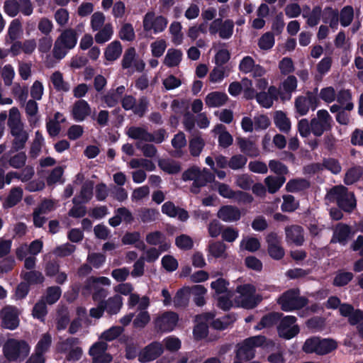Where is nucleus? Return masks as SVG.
Returning a JSON list of instances; mask_svg holds the SVG:
<instances>
[{"label": "nucleus", "instance_id": "nucleus-16", "mask_svg": "<svg viewBox=\"0 0 363 363\" xmlns=\"http://www.w3.org/2000/svg\"><path fill=\"white\" fill-rule=\"evenodd\" d=\"M107 347V344L104 341H98L91 345L89 354L94 363H110L111 362V355L106 352Z\"/></svg>", "mask_w": 363, "mask_h": 363}, {"label": "nucleus", "instance_id": "nucleus-62", "mask_svg": "<svg viewBox=\"0 0 363 363\" xmlns=\"http://www.w3.org/2000/svg\"><path fill=\"white\" fill-rule=\"evenodd\" d=\"M308 182L303 179L290 180L286 185L288 191L295 192L301 191L308 186Z\"/></svg>", "mask_w": 363, "mask_h": 363}, {"label": "nucleus", "instance_id": "nucleus-26", "mask_svg": "<svg viewBox=\"0 0 363 363\" xmlns=\"http://www.w3.org/2000/svg\"><path fill=\"white\" fill-rule=\"evenodd\" d=\"M145 240L150 245H160L159 248L162 252L167 251L170 247V243L166 241L165 236L160 231L148 233Z\"/></svg>", "mask_w": 363, "mask_h": 363}, {"label": "nucleus", "instance_id": "nucleus-23", "mask_svg": "<svg viewBox=\"0 0 363 363\" xmlns=\"http://www.w3.org/2000/svg\"><path fill=\"white\" fill-rule=\"evenodd\" d=\"M217 217L225 223H233L240 220L241 212L236 206L225 205L218 210Z\"/></svg>", "mask_w": 363, "mask_h": 363}, {"label": "nucleus", "instance_id": "nucleus-46", "mask_svg": "<svg viewBox=\"0 0 363 363\" xmlns=\"http://www.w3.org/2000/svg\"><path fill=\"white\" fill-rule=\"evenodd\" d=\"M23 190L21 188H13L6 199L3 203L4 208H11L16 205L22 199Z\"/></svg>", "mask_w": 363, "mask_h": 363}, {"label": "nucleus", "instance_id": "nucleus-36", "mask_svg": "<svg viewBox=\"0 0 363 363\" xmlns=\"http://www.w3.org/2000/svg\"><path fill=\"white\" fill-rule=\"evenodd\" d=\"M338 11L331 7H326L322 11L323 21L328 23L333 29H336L338 25Z\"/></svg>", "mask_w": 363, "mask_h": 363}, {"label": "nucleus", "instance_id": "nucleus-1", "mask_svg": "<svg viewBox=\"0 0 363 363\" xmlns=\"http://www.w3.org/2000/svg\"><path fill=\"white\" fill-rule=\"evenodd\" d=\"M8 126L10 133L13 136L12 151H18L24 148L28 140L29 135L24 128V124L21 121L20 111L16 107L9 110Z\"/></svg>", "mask_w": 363, "mask_h": 363}, {"label": "nucleus", "instance_id": "nucleus-45", "mask_svg": "<svg viewBox=\"0 0 363 363\" xmlns=\"http://www.w3.org/2000/svg\"><path fill=\"white\" fill-rule=\"evenodd\" d=\"M52 336L50 333H46L41 335L35 347V353L43 355L50 348L52 344Z\"/></svg>", "mask_w": 363, "mask_h": 363}, {"label": "nucleus", "instance_id": "nucleus-64", "mask_svg": "<svg viewBox=\"0 0 363 363\" xmlns=\"http://www.w3.org/2000/svg\"><path fill=\"white\" fill-rule=\"evenodd\" d=\"M150 321V315L147 311L139 312L133 320V325L136 328H145Z\"/></svg>", "mask_w": 363, "mask_h": 363}, {"label": "nucleus", "instance_id": "nucleus-2", "mask_svg": "<svg viewBox=\"0 0 363 363\" xmlns=\"http://www.w3.org/2000/svg\"><path fill=\"white\" fill-rule=\"evenodd\" d=\"M325 199L329 202H335L346 212H352L357 206L354 194L342 185L332 188L326 194Z\"/></svg>", "mask_w": 363, "mask_h": 363}, {"label": "nucleus", "instance_id": "nucleus-20", "mask_svg": "<svg viewBox=\"0 0 363 363\" xmlns=\"http://www.w3.org/2000/svg\"><path fill=\"white\" fill-rule=\"evenodd\" d=\"M317 97L312 93H308L306 96H299L295 101V107L300 116L306 115L310 107L315 109L317 106Z\"/></svg>", "mask_w": 363, "mask_h": 363}, {"label": "nucleus", "instance_id": "nucleus-31", "mask_svg": "<svg viewBox=\"0 0 363 363\" xmlns=\"http://www.w3.org/2000/svg\"><path fill=\"white\" fill-rule=\"evenodd\" d=\"M50 82L55 89L60 92H68L70 89V85L65 81L62 74L59 71H55L50 76Z\"/></svg>", "mask_w": 363, "mask_h": 363}, {"label": "nucleus", "instance_id": "nucleus-34", "mask_svg": "<svg viewBox=\"0 0 363 363\" xmlns=\"http://www.w3.org/2000/svg\"><path fill=\"white\" fill-rule=\"evenodd\" d=\"M351 237V230L350 227L345 224H338L335 228L333 240L342 245H345Z\"/></svg>", "mask_w": 363, "mask_h": 363}, {"label": "nucleus", "instance_id": "nucleus-61", "mask_svg": "<svg viewBox=\"0 0 363 363\" xmlns=\"http://www.w3.org/2000/svg\"><path fill=\"white\" fill-rule=\"evenodd\" d=\"M123 331L120 326H113L101 333L99 339L106 341H112L116 339Z\"/></svg>", "mask_w": 363, "mask_h": 363}, {"label": "nucleus", "instance_id": "nucleus-42", "mask_svg": "<svg viewBox=\"0 0 363 363\" xmlns=\"http://www.w3.org/2000/svg\"><path fill=\"white\" fill-rule=\"evenodd\" d=\"M321 16L322 9L320 6H315L311 11H304L303 13V17L306 18L307 24L311 27L318 25Z\"/></svg>", "mask_w": 363, "mask_h": 363}, {"label": "nucleus", "instance_id": "nucleus-48", "mask_svg": "<svg viewBox=\"0 0 363 363\" xmlns=\"http://www.w3.org/2000/svg\"><path fill=\"white\" fill-rule=\"evenodd\" d=\"M113 34V28L111 23H107L94 36L95 41L104 44L110 40Z\"/></svg>", "mask_w": 363, "mask_h": 363}, {"label": "nucleus", "instance_id": "nucleus-38", "mask_svg": "<svg viewBox=\"0 0 363 363\" xmlns=\"http://www.w3.org/2000/svg\"><path fill=\"white\" fill-rule=\"evenodd\" d=\"M238 143L241 152L244 154L250 157H257L259 155V150L254 142L247 139L240 138Z\"/></svg>", "mask_w": 363, "mask_h": 363}, {"label": "nucleus", "instance_id": "nucleus-59", "mask_svg": "<svg viewBox=\"0 0 363 363\" xmlns=\"http://www.w3.org/2000/svg\"><path fill=\"white\" fill-rule=\"evenodd\" d=\"M260 247L259 240L253 237H245L240 242V248L250 252H255Z\"/></svg>", "mask_w": 363, "mask_h": 363}, {"label": "nucleus", "instance_id": "nucleus-7", "mask_svg": "<svg viewBox=\"0 0 363 363\" xmlns=\"http://www.w3.org/2000/svg\"><path fill=\"white\" fill-rule=\"evenodd\" d=\"M298 289H290L284 292L278 299L281 308L286 312L298 310L307 304V300L300 296Z\"/></svg>", "mask_w": 363, "mask_h": 363}, {"label": "nucleus", "instance_id": "nucleus-44", "mask_svg": "<svg viewBox=\"0 0 363 363\" xmlns=\"http://www.w3.org/2000/svg\"><path fill=\"white\" fill-rule=\"evenodd\" d=\"M169 29L172 37V42L176 45H181L184 40L182 24L178 21H174L170 24Z\"/></svg>", "mask_w": 363, "mask_h": 363}, {"label": "nucleus", "instance_id": "nucleus-28", "mask_svg": "<svg viewBox=\"0 0 363 363\" xmlns=\"http://www.w3.org/2000/svg\"><path fill=\"white\" fill-rule=\"evenodd\" d=\"M297 80L294 76L288 77L281 86L280 97L283 101L289 100L291 93L296 89Z\"/></svg>", "mask_w": 363, "mask_h": 363}, {"label": "nucleus", "instance_id": "nucleus-14", "mask_svg": "<svg viewBox=\"0 0 363 363\" xmlns=\"http://www.w3.org/2000/svg\"><path fill=\"white\" fill-rule=\"evenodd\" d=\"M20 311L15 306H6L0 313L2 326L9 330H14L19 325Z\"/></svg>", "mask_w": 363, "mask_h": 363}, {"label": "nucleus", "instance_id": "nucleus-24", "mask_svg": "<svg viewBox=\"0 0 363 363\" xmlns=\"http://www.w3.org/2000/svg\"><path fill=\"white\" fill-rule=\"evenodd\" d=\"M286 241L296 245H301L304 242L303 228L299 225H290L285 228Z\"/></svg>", "mask_w": 363, "mask_h": 363}, {"label": "nucleus", "instance_id": "nucleus-11", "mask_svg": "<svg viewBox=\"0 0 363 363\" xmlns=\"http://www.w3.org/2000/svg\"><path fill=\"white\" fill-rule=\"evenodd\" d=\"M167 20L162 16L156 15L154 12H147L143 21L144 30L152 31L155 34L164 30L167 26Z\"/></svg>", "mask_w": 363, "mask_h": 363}, {"label": "nucleus", "instance_id": "nucleus-56", "mask_svg": "<svg viewBox=\"0 0 363 363\" xmlns=\"http://www.w3.org/2000/svg\"><path fill=\"white\" fill-rule=\"evenodd\" d=\"M23 33L22 25L18 19L13 20L8 28V35L11 40L19 38Z\"/></svg>", "mask_w": 363, "mask_h": 363}, {"label": "nucleus", "instance_id": "nucleus-63", "mask_svg": "<svg viewBox=\"0 0 363 363\" xmlns=\"http://www.w3.org/2000/svg\"><path fill=\"white\" fill-rule=\"evenodd\" d=\"M247 162V159L242 155H235L233 156L228 162V167L233 170L242 169Z\"/></svg>", "mask_w": 363, "mask_h": 363}, {"label": "nucleus", "instance_id": "nucleus-47", "mask_svg": "<svg viewBox=\"0 0 363 363\" xmlns=\"http://www.w3.org/2000/svg\"><path fill=\"white\" fill-rule=\"evenodd\" d=\"M226 245L222 242H212L208 245L209 255L215 258H226Z\"/></svg>", "mask_w": 363, "mask_h": 363}, {"label": "nucleus", "instance_id": "nucleus-6", "mask_svg": "<svg viewBox=\"0 0 363 363\" xmlns=\"http://www.w3.org/2000/svg\"><path fill=\"white\" fill-rule=\"evenodd\" d=\"M337 346V342L333 339L313 337L305 341L302 349L306 353L323 355L335 350Z\"/></svg>", "mask_w": 363, "mask_h": 363}, {"label": "nucleus", "instance_id": "nucleus-51", "mask_svg": "<svg viewBox=\"0 0 363 363\" xmlns=\"http://www.w3.org/2000/svg\"><path fill=\"white\" fill-rule=\"evenodd\" d=\"M285 182V179L282 177H275L269 176L265 178L264 183L270 194L277 192Z\"/></svg>", "mask_w": 363, "mask_h": 363}, {"label": "nucleus", "instance_id": "nucleus-37", "mask_svg": "<svg viewBox=\"0 0 363 363\" xmlns=\"http://www.w3.org/2000/svg\"><path fill=\"white\" fill-rule=\"evenodd\" d=\"M94 183L91 181L86 182L81 189L80 194L78 196L74 198L73 202L76 203H86L92 197L93 195Z\"/></svg>", "mask_w": 363, "mask_h": 363}, {"label": "nucleus", "instance_id": "nucleus-22", "mask_svg": "<svg viewBox=\"0 0 363 363\" xmlns=\"http://www.w3.org/2000/svg\"><path fill=\"white\" fill-rule=\"evenodd\" d=\"M91 113V109L89 104L83 99L75 101L71 110L73 119L77 122L84 121Z\"/></svg>", "mask_w": 363, "mask_h": 363}, {"label": "nucleus", "instance_id": "nucleus-21", "mask_svg": "<svg viewBox=\"0 0 363 363\" xmlns=\"http://www.w3.org/2000/svg\"><path fill=\"white\" fill-rule=\"evenodd\" d=\"M268 252L275 259H280L284 255V250L281 246V238L277 233H271L267 237Z\"/></svg>", "mask_w": 363, "mask_h": 363}, {"label": "nucleus", "instance_id": "nucleus-29", "mask_svg": "<svg viewBox=\"0 0 363 363\" xmlns=\"http://www.w3.org/2000/svg\"><path fill=\"white\" fill-rule=\"evenodd\" d=\"M183 52L181 50L170 48L167 50L163 63L168 67H174L179 66L182 62Z\"/></svg>", "mask_w": 363, "mask_h": 363}, {"label": "nucleus", "instance_id": "nucleus-41", "mask_svg": "<svg viewBox=\"0 0 363 363\" xmlns=\"http://www.w3.org/2000/svg\"><path fill=\"white\" fill-rule=\"evenodd\" d=\"M122 53V46L119 41L115 40L111 43L106 48L104 55L108 61L117 60Z\"/></svg>", "mask_w": 363, "mask_h": 363}, {"label": "nucleus", "instance_id": "nucleus-10", "mask_svg": "<svg viewBox=\"0 0 363 363\" xmlns=\"http://www.w3.org/2000/svg\"><path fill=\"white\" fill-rule=\"evenodd\" d=\"M234 23L232 20L223 21L220 18L213 20L209 25V33L212 36H218L223 39H229L233 34Z\"/></svg>", "mask_w": 363, "mask_h": 363}, {"label": "nucleus", "instance_id": "nucleus-54", "mask_svg": "<svg viewBox=\"0 0 363 363\" xmlns=\"http://www.w3.org/2000/svg\"><path fill=\"white\" fill-rule=\"evenodd\" d=\"M85 289L92 293V298L95 301L105 298L107 296L106 290L101 288L99 284H96V285L90 284V278L86 281Z\"/></svg>", "mask_w": 363, "mask_h": 363}, {"label": "nucleus", "instance_id": "nucleus-55", "mask_svg": "<svg viewBox=\"0 0 363 363\" xmlns=\"http://www.w3.org/2000/svg\"><path fill=\"white\" fill-rule=\"evenodd\" d=\"M190 288L184 287L177 291L174 298V303L177 307H182L187 305L189 299Z\"/></svg>", "mask_w": 363, "mask_h": 363}, {"label": "nucleus", "instance_id": "nucleus-39", "mask_svg": "<svg viewBox=\"0 0 363 363\" xmlns=\"http://www.w3.org/2000/svg\"><path fill=\"white\" fill-rule=\"evenodd\" d=\"M141 235L138 232L127 233L122 238L125 245H135V247L140 250H145L146 245L141 240Z\"/></svg>", "mask_w": 363, "mask_h": 363}, {"label": "nucleus", "instance_id": "nucleus-32", "mask_svg": "<svg viewBox=\"0 0 363 363\" xmlns=\"http://www.w3.org/2000/svg\"><path fill=\"white\" fill-rule=\"evenodd\" d=\"M126 134L129 138L137 140L140 143L142 141L149 142L150 140V133L143 127H129L126 130Z\"/></svg>", "mask_w": 363, "mask_h": 363}, {"label": "nucleus", "instance_id": "nucleus-5", "mask_svg": "<svg viewBox=\"0 0 363 363\" xmlns=\"http://www.w3.org/2000/svg\"><path fill=\"white\" fill-rule=\"evenodd\" d=\"M30 350L29 345L24 340L9 339L3 345L4 357L12 362L23 360Z\"/></svg>", "mask_w": 363, "mask_h": 363}, {"label": "nucleus", "instance_id": "nucleus-27", "mask_svg": "<svg viewBox=\"0 0 363 363\" xmlns=\"http://www.w3.org/2000/svg\"><path fill=\"white\" fill-rule=\"evenodd\" d=\"M101 302L105 311L111 315L119 313L123 304V298L119 294L114 295Z\"/></svg>", "mask_w": 363, "mask_h": 363}, {"label": "nucleus", "instance_id": "nucleus-9", "mask_svg": "<svg viewBox=\"0 0 363 363\" xmlns=\"http://www.w3.org/2000/svg\"><path fill=\"white\" fill-rule=\"evenodd\" d=\"M79 340L76 337H69L58 343L57 349L66 352V359L69 362L79 360L83 354L82 349L78 346Z\"/></svg>", "mask_w": 363, "mask_h": 363}, {"label": "nucleus", "instance_id": "nucleus-35", "mask_svg": "<svg viewBox=\"0 0 363 363\" xmlns=\"http://www.w3.org/2000/svg\"><path fill=\"white\" fill-rule=\"evenodd\" d=\"M274 122L280 131L288 133L291 130V124L286 114L281 111H277L274 113Z\"/></svg>", "mask_w": 363, "mask_h": 363}, {"label": "nucleus", "instance_id": "nucleus-53", "mask_svg": "<svg viewBox=\"0 0 363 363\" xmlns=\"http://www.w3.org/2000/svg\"><path fill=\"white\" fill-rule=\"evenodd\" d=\"M38 110V106L35 100L30 99L27 101L26 104V112L28 116V122L31 126H34L38 121V118L36 117Z\"/></svg>", "mask_w": 363, "mask_h": 363}, {"label": "nucleus", "instance_id": "nucleus-40", "mask_svg": "<svg viewBox=\"0 0 363 363\" xmlns=\"http://www.w3.org/2000/svg\"><path fill=\"white\" fill-rule=\"evenodd\" d=\"M213 132L216 134H219L218 143L220 146L223 147H228L233 143V137L228 131L225 130L224 125L221 124L217 125L214 128Z\"/></svg>", "mask_w": 363, "mask_h": 363}, {"label": "nucleus", "instance_id": "nucleus-52", "mask_svg": "<svg viewBox=\"0 0 363 363\" xmlns=\"http://www.w3.org/2000/svg\"><path fill=\"white\" fill-rule=\"evenodd\" d=\"M160 167L168 174H176L180 172L181 166L178 162L169 159H163L159 161Z\"/></svg>", "mask_w": 363, "mask_h": 363}, {"label": "nucleus", "instance_id": "nucleus-3", "mask_svg": "<svg viewBox=\"0 0 363 363\" xmlns=\"http://www.w3.org/2000/svg\"><path fill=\"white\" fill-rule=\"evenodd\" d=\"M182 179L185 182L193 181L191 191L194 194H198L201 186H204L207 183L214 180V176L206 168L200 169L194 166L184 172Z\"/></svg>", "mask_w": 363, "mask_h": 363}, {"label": "nucleus", "instance_id": "nucleus-15", "mask_svg": "<svg viewBox=\"0 0 363 363\" xmlns=\"http://www.w3.org/2000/svg\"><path fill=\"white\" fill-rule=\"evenodd\" d=\"M296 318L293 315L284 317L278 326V333L280 337L289 340L299 333V327L296 324Z\"/></svg>", "mask_w": 363, "mask_h": 363}, {"label": "nucleus", "instance_id": "nucleus-12", "mask_svg": "<svg viewBox=\"0 0 363 363\" xmlns=\"http://www.w3.org/2000/svg\"><path fill=\"white\" fill-rule=\"evenodd\" d=\"M332 118L325 110H319L317 117L311 121V132L315 136H321L325 130L331 127Z\"/></svg>", "mask_w": 363, "mask_h": 363}, {"label": "nucleus", "instance_id": "nucleus-58", "mask_svg": "<svg viewBox=\"0 0 363 363\" xmlns=\"http://www.w3.org/2000/svg\"><path fill=\"white\" fill-rule=\"evenodd\" d=\"M283 203L281 209L284 212H292L296 210L299 206L298 201L291 195H284Z\"/></svg>", "mask_w": 363, "mask_h": 363}, {"label": "nucleus", "instance_id": "nucleus-18", "mask_svg": "<svg viewBox=\"0 0 363 363\" xmlns=\"http://www.w3.org/2000/svg\"><path fill=\"white\" fill-rule=\"evenodd\" d=\"M163 345L159 342H152L142 350L138 354V359L141 362L152 361L162 354Z\"/></svg>", "mask_w": 363, "mask_h": 363}, {"label": "nucleus", "instance_id": "nucleus-19", "mask_svg": "<svg viewBox=\"0 0 363 363\" xmlns=\"http://www.w3.org/2000/svg\"><path fill=\"white\" fill-rule=\"evenodd\" d=\"M214 316L213 313H206L196 316L197 324L194 329V335L196 339L200 340L207 336L208 324L213 319Z\"/></svg>", "mask_w": 363, "mask_h": 363}, {"label": "nucleus", "instance_id": "nucleus-8", "mask_svg": "<svg viewBox=\"0 0 363 363\" xmlns=\"http://www.w3.org/2000/svg\"><path fill=\"white\" fill-rule=\"evenodd\" d=\"M265 342V337L262 335L254 336L246 339L237 350L238 359L250 360L255 357V349Z\"/></svg>", "mask_w": 363, "mask_h": 363}, {"label": "nucleus", "instance_id": "nucleus-13", "mask_svg": "<svg viewBox=\"0 0 363 363\" xmlns=\"http://www.w3.org/2000/svg\"><path fill=\"white\" fill-rule=\"evenodd\" d=\"M179 316L174 312H165L154 321L155 328L162 333L172 331L177 325Z\"/></svg>", "mask_w": 363, "mask_h": 363}, {"label": "nucleus", "instance_id": "nucleus-50", "mask_svg": "<svg viewBox=\"0 0 363 363\" xmlns=\"http://www.w3.org/2000/svg\"><path fill=\"white\" fill-rule=\"evenodd\" d=\"M172 145L174 147V148H175V150L173 152L172 155L175 157H181L182 155L181 148L185 147V145H186L185 135L183 133H179L177 135H175L172 140Z\"/></svg>", "mask_w": 363, "mask_h": 363}, {"label": "nucleus", "instance_id": "nucleus-57", "mask_svg": "<svg viewBox=\"0 0 363 363\" xmlns=\"http://www.w3.org/2000/svg\"><path fill=\"white\" fill-rule=\"evenodd\" d=\"M353 18L354 9L351 6H346L342 9L340 13V21L343 27L350 26Z\"/></svg>", "mask_w": 363, "mask_h": 363}, {"label": "nucleus", "instance_id": "nucleus-30", "mask_svg": "<svg viewBox=\"0 0 363 363\" xmlns=\"http://www.w3.org/2000/svg\"><path fill=\"white\" fill-rule=\"evenodd\" d=\"M227 100L228 96L226 94L213 91L206 96L205 103L209 107H219L224 105Z\"/></svg>", "mask_w": 363, "mask_h": 363}, {"label": "nucleus", "instance_id": "nucleus-33", "mask_svg": "<svg viewBox=\"0 0 363 363\" xmlns=\"http://www.w3.org/2000/svg\"><path fill=\"white\" fill-rule=\"evenodd\" d=\"M68 49H72L77 44V37L73 29L65 30L57 39Z\"/></svg>", "mask_w": 363, "mask_h": 363}, {"label": "nucleus", "instance_id": "nucleus-60", "mask_svg": "<svg viewBox=\"0 0 363 363\" xmlns=\"http://www.w3.org/2000/svg\"><path fill=\"white\" fill-rule=\"evenodd\" d=\"M214 186L219 195L225 199H231L236 195V191H233L231 187L226 184L216 182H214Z\"/></svg>", "mask_w": 363, "mask_h": 363}, {"label": "nucleus", "instance_id": "nucleus-25", "mask_svg": "<svg viewBox=\"0 0 363 363\" xmlns=\"http://www.w3.org/2000/svg\"><path fill=\"white\" fill-rule=\"evenodd\" d=\"M162 212L170 218L177 217L182 221H186L189 218L188 212L177 207L172 201H167L162 206Z\"/></svg>", "mask_w": 363, "mask_h": 363}, {"label": "nucleus", "instance_id": "nucleus-17", "mask_svg": "<svg viewBox=\"0 0 363 363\" xmlns=\"http://www.w3.org/2000/svg\"><path fill=\"white\" fill-rule=\"evenodd\" d=\"M239 69L245 74L250 73L254 78L263 77L267 72L262 66L255 64L254 60L250 56L242 58L240 62Z\"/></svg>", "mask_w": 363, "mask_h": 363}, {"label": "nucleus", "instance_id": "nucleus-4", "mask_svg": "<svg viewBox=\"0 0 363 363\" xmlns=\"http://www.w3.org/2000/svg\"><path fill=\"white\" fill-rule=\"evenodd\" d=\"M261 296L255 293V288L252 284L238 286L234 294L235 303L245 308H253L260 301Z\"/></svg>", "mask_w": 363, "mask_h": 363}, {"label": "nucleus", "instance_id": "nucleus-43", "mask_svg": "<svg viewBox=\"0 0 363 363\" xmlns=\"http://www.w3.org/2000/svg\"><path fill=\"white\" fill-rule=\"evenodd\" d=\"M204 140L199 135H194L189 140V149L191 156L199 157L201 153L204 146Z\"/></svg>", "mask_w": 363, "mask_h": 363}, {"label": "nucleus", "instance_id": "nucleus-49", "mask_svg": "<svg viewBox=\"0 0 363 363\" xmlns=\"http://www.w3.org/2000/svg\"><path fill=\"white\" fill-rule=\"evenodd\" d=\"M207 24L203 22L199 24H194L190 26L187 31V36L192 41H197L201 34H206L207 33Z\"/></svg>", "mask_w": 363, "mask_h": 363}]
</instances>
